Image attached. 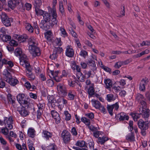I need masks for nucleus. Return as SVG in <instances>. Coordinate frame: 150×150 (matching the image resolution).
Instances as JSON below:
<instances>
[{
  "instance_id": "f257e3e1",
  "label": "nucleus",
  "mask_w": 150,
  "mask_h": 150,
  "mask_svg": "<svg viewBox=\"0 0 150 150\" xmlns=\"http://www.w3.org/2000/svg\"><path fill=\"white\" fill-rule=\"evenodd\" d=\"M49 13H45L43 15L44 20L41 21L40 26L41 28L46 30L57 25V21L56 20L57 14L55 10L51 9Z\"/></svg>"
},
{
  "instance_id": "f03ea898",
  "label": "nucleus",
  "mask_w": 150,
  "mask_h": 150,
  "mask_svg": "<svg viewBox=\"0 0 150 150\" xmlns=\"http://www.w3.org/2000/svg\"><path fill=\"white\" fill-rule=\"evenodd\" d=\"M8 4L9 7L12 9L16 7L19 9H22L23 6L21 0H10L8 2Z\"/></svg>"
},
{
  "instance_id": "7ed1b4c3",
  "label": "nucleus",
  "mask_w": 150,
  "mask_h": 150,
  "mask_svg": "<svg viewBox=\"0 0 150 150\" xmlns=\"http://www.w3.org/2000/svg\"><path fill=\"white\" fill-rule=\"evenodd\" d=\"M5 73L4 74L6 76L7 79L6 81L8 83L11 85L14 86L18 82V81L16 79L13 78L10 75V74L7 70H6Z\"/></svg>"
},
{
  "instance_id": "20e7f679",
  "label": "nucleus",
  "mask_w": 150,
  "mask_h": 150,
  "mask_svg": "<svg viewBox=\"0 0 150 150\" xmlns=\"http://www.w3.org/2000/svg\"><path fill=\"white\" fill-rule=\"evenodd\" d=\"M96 60V57L94 55L91 56L90 59L88 60V64H89V66L91 67V69L95 73L97 69V67L96 66L95 62L94 60Z\"/></svg>"
},
{
  "instance_id": "39448f33",
  "label": "nucleus",
  "mask_w": 150,
  "mask_h": 150,
  "mask_svg": "<svg viewBox=\"0 0 150 150\" xmlns=\"http://www.w3.org/2000/svg\"><path fill=\"white\" fill-rule=\"evenodd\" d=\"M91 102L93 105L96 108L99 109L104 113L105 112V110L104 107L101 105L100 103L98 101L93 99L91 100Z\"/></svg>"
},
{
  "instance_id": "423d86ee",
  "label": "nucleus",
  "mask_w": 150,
  "mask_h": 150,
  "mask_svg": "<svg viewBox=\"0 0 150 150\" xmlns=\"http://www.w3.org/2000/svg\"><path fill=\"white\" fill-rule=\"evenodd\" d=\"M62 48L55 47L54 49L53 53L50 56V58L52 60H55L57 57V54L61 53L62 51Z\"/></svg>"
},
{
  "instance_id": "0eeeda50",
  "label": "nucleus",
  "mask_w": 150,
  "mask_h": 150,
  "mask_svg": "<svg viewBox=\"0 0 150 150\" xmlns=\"http://www.w3.org/2000/svg\"><path fill=\"white\" fill-rule=\"evenodd\" d=\"M4 122L6 126L8 127L10 129L13 128L12 124L13 123L12 117H5L4 118Z\"/></svg>"
},
{
  "instance_id": "6e6552de",
  "label": "nucleus",
  "mask_w": 150,
  "mask_h": 150,
  "mask_svg": "<svg viewBox=\"0 0 150 150\" xmlns=\"http://www.w3.org/2000/svg\"><path fill=\"white\" fill-rule=\"evenodd\" d=\"M17 100L21 105L27 104L28 102L26 100V98L24 94H20L17 96Z\"/></svg>"
},
{
  "instance_id": "1a4fd4ad",
  "label": "nucleus",
  "mask_w": 150,
  "mask_h": 150,
  "mask_svg": "<svg viewBox=\"0 0 150 150\" xmlns=\"http://www.w3.org/2000/svg\"><path fill=\"white\" fill-rule=\"evenodd\" d=\"M32 50H30L29 49L30 53L34 57L39 56L40 55V52L39 48L37 46L33 48Z\"/></svg>"
},
{
  "instance_id": "9d476101",
  "label": "nucleus",
  "mask_w": 150,
  "mask_h": 150,
  "mask_svg": "<svg viewBox=\"0 0 150 150\" xmlns=\"http://www.w3.org/2000/svg\"><path fill=\"white\" fill-rule=\"evenodd\" d=\"M119 107L118 104L117 102L115 104L111 105H108L107 108L110 114L112 116L113 115L112 110L113 109L115 108V110H117Z\"/></svg>"
},
{
  "instance_id": "9b49d317",
  "label": "nucleus",
  "mask_w": 150,
  "mask_h": 150,
  "mask_svg": "<svg viewBox=\"0 0 150 150\" xmlns=\"http://www.w3.org/2000/svg\"><path fill=\"white\" fill-rule=\"evenodd\" d=\"M74 51L71 46L68 45L66 48V56L69 57H72L74 56Z\"/></svg>"
},
{
  "instance_id": "f8f14e48",
  "label": "nucleus",
  "mask_w": 150,
  "mask_h": 150,
  "mask_svg": "<svg viewBox=\"0 0 150 150\" xmlns=\"http://www.w3.org/2000/svg\"><path fill=\"white\" fill-rule=\"evenodd\" d=\"M140 114H142L144 118H147L149 117V109L144 108H142L139 109Z\"/></svg>"
},
{
  "instance_id": "ddd939ff",
  "label": "nucleus",
  "mask_w": 150,
  "mask_h": 150,
  "mask_svg": "<svg viewBox=\"0 0 150 150\" xmlns=\"http://www.w3.org/2000/svg\"><path fill=\"white\" fill-rule=\"evenodd\" d=\"M51 113L52 116L55 120L56 123H59L60 118L58 113L55 110H53L51 111Z\"/></svg>"
},
{
  "instance_id": "4468645a",
  "label": "nucleus",
  "mask_w": 150,
  "mask_h": 150,
  "mask_svg": "<svg viewBox=\"0 0 150 150\" xmlns=\"http://www.w3.org/2000/svg\"><path fill=\"white\" fill-rule=\"evenodd\" d=\"M138 125L139 127L141 129H148V124L142 120L140 119L138 122Z\"/></svg>"
},
{
  "instance_id": "2eb2a0df",
  "label": "nucleus",
  "mask_w": 150,
  "mask_h": 150,
  "mask_svg": "<svg viewBox=\"0 0 150 150\" xmlns=\"http://www.w3.org/2000/svg\"><path fill=\"white\" fill-rule=\"evenodd\" d=\"M27 57L25 55H24L23 57L20 58L19 60L20 64L23 67L28 66V63L26 59Z\"/></svg>"
},
{
  "instance_id": "dca6fc26",
  "label": "nucleus",
  "mask_w": 150,
  "mask_h": 150,
  "mask_svg": "<svg viewBox=\"0 0 150 150\" xmlns=\"http://www.w3.org/2000/svg\"><path fill=\"white\" fill-rule=\"evenodd\" d=\"M57 89L59 95L61 96L64 97L66 96L65 87H63L61 86H57Z\"/></svg>"
},
{
  "instance_id": "f3484780",
  "label": "nucleus",
  "mask_w": 150,
  "mask_h": 150,
  "mask_svg": "<svg viewBox=\"0 0 150 150\" xmlns=\"http://www.w3.org/2000/svg\"><path fill=\"white\" fill-rule=\"evenodd\" d=\"M148 82V81L147 79H143L141 81L139 89L142 91H143L145 90V85H146Z\"/></svg>"
},
{
  "instance_id": "a211bd4d",
  "label": "nucleus",
  "mask_w": 150,
  "mask_h": 150,
  "mask_svg": "<svg viewBox=\"0 0 150 150\" xmlns=\"http://www.w3.org/2000/svg\"><path fill=\"white\" fill-rule=\"evenodd\" d=\"M44 105V103H39L38 105V110L37 111V117L38 118H40L41 116Z\"/></svg>"
},
{
  "instance_id": "6ab92c4d",
  "label": "nucleus",
  "mask_w": 150,
  "mask_h": 150,
  "mask_svg": "<svg viewBox=\"0 0 150 150\" xmlns=\"http://www.w3.org/2000/svg\"><path fill=\"white\" fill-rule=\"evenodd\" d=\"M117 117L119 118V120H123L125 119L128 120L129 119V117L127 115L123 112H121L120 114L117 115Z\"/></svg>"
},
{
  "instance_id": "aec40b11",
  "label": "nucleus",
  "mask_w": 150,
  "mask_h": 150,
  "mask_svg": "<svg viewBox=\"0 0 150 150\" xmlns=\"http://www.w3.org/2000/svg\"><path fill=\"white\" fill-rule=\"evenodd\" d=\"M51 41L54 46H60L61 45L62 42L60 38H56L54 40L52 39Z\"/></svg>"
},
{
  "instance_id": "412c9836",
  "label": "nucleus",
  "mask_w": 150,
  "mask_h": 150,
  "mask_svg": "<svg viewBox=\"0 0 150 150\" xmlns=\"http://www.w3.org/2000/svg\"><path fill=\"white\" fill-rule=\"evenodd\" d=\"M28 38V36L26 35H24L21 36L19 35H17L16 37V39L18 40V41H19L20 43L25 42Z\"/></svg>"
},
{
  "instance_id": "4be33fe9",
  "label": "nucleus",
  "mask_w": 150,
  "mask_h": 150,
  "mask_svg": "<svg viewBox=\"0 0 150 150\" xmlns=\"http://www.w3.org/2000/svg\"><path fill=\"white\" fill-rule=\"evenodd\" d=\"M14 52L15 55L17 56H19L20 58L23 57V55H25L23 54L22 49L20 48H18L16 49Z\"/></svg>"
},
{
  "instance_id": "5701e85b",
  "label": "nucleus",
  "mask_w": 150,
  "mask_h": 150,
  "mask_svg": "<svg viewBox=\"0 0 150 150\" xmlns=\"http://www.w3.org/2000/svg\"><path fill=\"white\" fill-rule=\"evenodd\" d=\"M126 139L130 142L134 141L135 139L134 133L131 132L128 134L126 137Z\"/></svg>"
},
{
  "instance_id": "b1692460",
  "label": "nucleus",
  "mask_w": 150,
  "mask_h": 150,
  "mask_svg": "<svg viewBox=\"0 0 150 150\" xmlns=\"http://www.w3.org/2000/svg\"><path fill=\"white\" fill-rule=\"evenodd\" d=\"M42 134L43 137L47 140H48L52 136V134L51 133L46 130H43L42 132Z\"/></svg>"
},
{
  "instance_id": "393cba45",
  "label": "nucleus",
  "mask_w": 150,
  "mask_h": 150,
  "mask_svg": "<svg viewBox=\"0 0 150 150\" xmlns=\"http://www.w3.org/2000/svg\"><path fill=\"white\" fill-rule=\"evenodd\" d=\"M12 18H8L2 22L3 24L6 27L11 26V22L12 21Z\"/></svg>"
},
{
  "instance_id": "a878e982",
  "label": "nucleus",
  "mask_w": 150,
  "mask_h": 150,
  "mask_svg": "<svg viewBox=\"0 0 150 150\" xmlns=\"http://www.w3.org/2000/svg\"><path fill=\"white\" fill-rule=\"evenodd\" d=\"M45 38L49 41H52L51 38L52 33L50 31H48L45 33Z\"/></svg>"
},
{
  "instance_id": "bb28decb",
  "label": "nucleus",
  "mask_w": 150,
  "mask_h": 150,
  "mask_svg": "<svg viewBox=\"0 0 150 150\" xmlns=\"http://www.w3.org/2000/svg\"><path fill=\"white\" fill-rule=\"evenodd\" d=\"M74 91L73 90H69L68 94V99L70 100H73L74 99Z\"/></svg>"
},
{
  "instance_id": "cd10ccee",
  "label": "nucleus",
  "mask_w": 150,
  "mask_h": 150,
  "mask_svg": "<svg viewBox=\"0 0 150 150\" xmlns=\"http://www.w3.org/2000/svg\"><path fill=\"white\" fill-rule=\"evenodd\" d=\"M108 140V137L104 136H103L102 137H100L98 139V142L102 144H103L106 141Z\"/></svg>"
},
{
  "instance_id": "c85d7f7f",
  "label": "nucleus",
  "mask_w": 150,
  "mask_h": 150,
  "mask_svg": "<svg viewBox=\"0 0 150 150\" xmlns=\"http://www.w3.org/2000/svg\"><path fill=\"white\" fill-rule=\"evenodd\" d=\"M136 99L137 101L139 102H140L142 100H145V99L143 96L139 93H138L137 94L136 97Z\"/></svg>"
},
{
  "instance_id": "c756f323",
  "label": "nucleus",
  "mask_w": 150,
  "mask_h": 150,
  "mask_svg": "<svg viewBox=\"0 0 150 150\" xmlns=\"http://www.w3.org/2000/svg\"><path fill=\"white\" fill-rule=\"evenodd\" d=\"M81 121L87 126L90 124V121L86 117H82L81 119Z\"/></svg>"
},
{
  "instance_id": "7c9ffc66",
  "label": "nucleus",
  "mask_w": 150,
  "mask_h": 150,
  "mask_svg": "<svg viewBox=\"0 0 150 150\" xmlns=\"http://www.w3.org/2000/svg\"><path fill=\"white\" fill-rule=\"evenodd\" d=\"M28 44H30L31 45L33 43H34L35 44H38L37 41L35 40V38L33 37H30L28 40Z\"/></svg>"
},
{
  "instance_id": "2f4dec72",
  "label": "nucleus",
  "mask_w": 150,
  "mask_h": 150,
  "mask_svg": "<svg viewBox=\"0 0 150 150\" xmlns=\"http://www.w3.org/2000/svg\"><path fill=\"white\" fill-rule=\"evenodd\" d=\"M105 83L107 88H110L112 87V84L110 80L109 79L106 80L105 81Z\"/></svg>"
},
{
  "instance_id": "473e14b6",
  "label": "nucleus",
  "mask_w": 150,
  "mask_h": 150,
  "mask_svg": "<svg viewBox=\"0 0 150 150\" xmlns=\"http://www.w3.org/2000/svg\"><path fill=\"white\" fill-rule=\"evenodd\" d=\"M48 101L49 103H51V105H54V103H55L56 100L54 98V97L53 96H48Z\"/></svg>"
},
{
  "instance_id": "72a5a7b5",
  "label": "nucleus",
  "mask_w": 150,
  "mask_h": 150,
  "mask_svg": "<svg viewBox=\"0 0 150 150\" xmlns=\"http://www.w3.org/2000/svg\"><path fill=\"white\" fill-rule=\"evenodd\" d=\"M76 145L80 147H83L85 146V142L83 141H79L77 142Z\"/></svg>"
},
{
  "instance_id": "f704fd0d",
  "label": "nucleus",
  "mask_w": 150,
  "mask_h": 150,
  "mask_svg": "<svg viewBox=\"0 0 150 150\" xmlns=\"http://www.w3.org/2000/svg\"><path fill=\"white\" fill-rule=\"evenodd\" d=\"M25 28L30 33L33 32V27L31 26L30 24L29 23H26L25 25Z\"/></svg>"
},
{
  "instance_id": "c9c22d12",
  "label": "nucleus",
  "mask_w": 150,
  "mask_h": 150,
  "mask_svg": "<svg viewBox=\"0 0 150 150\" xmlns=\"http://www.w3.org/2000/svg\"><path fill=\"white\" fill-rule=\"evenodd\" d=\"M23 108H24L23 107V109L21 110L18 108V110L19 112L21 115L23 116H25L28 114V112L26 110L23 109Z\"/></svg>"
},
{
  "instance_id": "e433bc0d",
  "label": "nucleus",
  "mask_w": 150,
  "mask_h": 150,
  "mask_svg": "<svg viewBox=\"0 0 150 150\" xmlns=\"http://www.w3.org/2000/svg\"><path fill=\"white\" fill-rule=\"evenodd\" d=\"M39 7L35 8V11L36 13L38 15H42L43 14V10L40 9Z\"/></svg>"
},
{
  "instance_id": "4c0bfd02",
  "label": "nucleus",
  "mask_w": 150,
  "mask_h": 150,
  "mask_svg": "<svg viewBox=\"0 0 150 150\" xmlns=\"http://www.w3.org/2000/svg\"><path fill=\"white\" fill-rule=\"evenodd\" d=\"M35 130L32 129H29L28 130V136L31 137H33L34 135Z\"/></svg>"
},
{
  "instance_id": "58836bf2",
  "label": "nucleus",
  "mask_w": 150,
  "mask_h": 150,
  "mask_svg": "<svg viewBox=\"0 0 150 150\" xmlns=\"http://www.w3.org/2000/svg\"><path fill=\"white\" fill-rule=\"evenodd\" d=\"M121 11H120V14L118 15V16L119 17H122L125 16V7L124 6H122L121 7Z\"/></svg>"
},
{
  "instance_id": "ea45409f",
  "label": "nucleus",
  "mask_w": 150,
  "mask_h": 150,
  "mask_svg": "<svg viewBox=\"0 0 150 150\" xmlns=\"http://www.w3.org/2000/svg\"><path fill=\"white\" fill-rule=\"evenodd\" d=\"M123 64L122 61H119L116 63L114 65V67L116 69H119Z\"/></svg>"
},
{
  "instance_id": "a19ab883",
  "label": "nucleus",
  "mask_w": 150,
  "mask_h": 150,
  "mask_svg": "<svg viewBox=\"0 0 150 150\" xmlns=\"http://www.w3.org/2000/svg\"><path fill=\"white\" fill-rule=\"evenodd\" d=\"M79 54L81 56L85 58L86 56L88 55V53L86 51L83 50L80 52Z\"/></svg>"
},
{
  "instance_id": "79ce46f5",
  "label": "nucleus",
  "mask_w": 150,
  "mask_h": 150,
  "mask_svg": "<svg viewBox=\"0 0 150 150\" xmlns=\"http://www.w3.org/2000/svg\"><path fill=\"white\" fill-rule=\"evenodd\" d=\"M0 16L2 22H3L5 20L9 18L7 14L4 12H2Z\"/></svg>"
},
{
  "instance_id": "37998d69",
  "label": "nucleus",
  "mask_w": 150,
  "mask_h": 150,
  "mask_svg": "<svg viewBox=\"0 0 150 150\" xmlns=\"http://www.w3.org/2000/svg\"><path fill=\"white\" fill-rule=\"evenodd\" d=\"M28 73L26 74L27 76L29 78V80H33L35 78V76L33 74L32 72H28Z\"/></svg>"
},
{
  "instance_id": "c03bdc74",
  "label": "nucleus",
  "mask_w": 150,
  "mask_h": 150,
  "mask_svg": "<svg viewBox=\"0 0 150 150\" xmlns=\"http://www.w3.org/2000/svg\"><path fill=\"white\" fill-rule=\"evenodd\" d=\"M84 77L87 79H88L90 77L91 75V71H87L85 70L84 72Z\"/></svg>"
},
{
  "instance_id": "a18cd8bd",
  "label": "nucleus",
  "mask_w": 150,
  "mask_h": 150,
  "mask_svg": "<svg viewBox=\"0 0 150 150\" xmlns=\"http://www.w3.org/2000/svg\"><path fill=\"white\" fill-rule=\"evenodd\" d=\"M88 93L89 95L92 96L93 95L94 91L93 87L92 86L90 87L88 90Z\"/></svg>"
},
{
  "instance_id": "49530a36",
  "label": "nucleus",
  "mask_w": 150,
  "mask_h": 150,
  "mask_svg": "<svg viewBox=\"0 0 150 150\" xmlns=\"http://www.w3.org/2000/svg\"><path fill=\"white\" fill-rule=\"evenodd\" d=\"M35 2L34 5L35 8L40 7L42 4L41 0H35Z\"/></svg>"
},
{
  "instance_id": "de8ad7c7",
  "label": "nucleus",
  "mask_w": 150,
  "mask_h": 150,
  "mask_svg": "<svg viewBox=\"0 0 150 150\" xmlns=\"http://www.w3.org/2000/svg\"><path fill=\"white\" fill-rule=\"evenodd\" d=\"M11 39V37L9 35H4L3 36L2 40L4 41L7 42L9 41Z\"/></svg>"
},
{
  "instance_id": "09e8293b",
  "label": "nucleus",
  "mask_w": 150,
  "mask_h": 150,
  "mask_svg": "<svg viewBox=\"0 0 150 150\" xmlns=\"http://www.w3.org/2000/svg\"><path fill=\"white\" fill-rule=\"evenodd\" d=\"M131 115L135 121H136L140 117L139 114L138 113H132L131 114Z\"/></svg>"
},
{
  "instance_id": "8fccbe9b",
  "label": "nucleus",
  "mask_w": 150,
  "mask_h": 150,
  "mask_svg": "<svg viewBox=\"0 0 150 150\" xmlns=\"http://www.w3.org/2000/svg\"><path fill=\"white\" fill-rule=\"evenodd\" d=\"M140 45L142 46H150V40H146L143 41L141 43Z\"/></svg>"
},
{
  "instance_id": "3c124183",
  "label": "nucleus",
  "mask_w": 150,
  "mask_h": 150,
  "mask_svg": "<svg viewBox=\"0 0 150 150\" xmlns=\"http://www.w3.org/2000/svg\"><path fill=\"white\" fill-rule=\"evenodd\" d=\"M60 33L61 35L64 37H65L66 35V31L64 28L61 27L60 29Z\"/></svg>"
},
{
  "instance_id": "603ef678",
  "label": "nucleus",
  "mask_w": 150,
  "mask_h": 150,
  "mask_svg": "<svg viewBox=\"0 0 150 150\" xmlns=\"http://www.w3.org/2000/svg\"><path fill=\"white\" fill-rule=\"evenodd\" d=\"M115 100V98L112 94H109L107 95V100L108 101H110Z\"/></svg>"
},
{
  "instance_id": "864d4df0",
  "label": "nucleus",
  "mask_w": 150,
  "mask_h": 150,
  "mask_svg": "<svg viewBox=\"0 0 150 150\" xmlns=\"http://www.w3.org/2000/svg\"><path fill=\"white\" fill-rule=\"evenodd\" d=\"M55 147L56 146L54 144H50V145L47 147L48 150H57Z\"/></svg>"
},
{
  "instance_id": "5fc2aeb1",
  "label": "nucleus",
  "mask_w": 150,
  "mask_h": 150,
  "mask_svg": "<svg viewBox=\"0 0 150 150\" xmlns=\"http://www.w3.org/2000/svg\"><path fill=\"white\" fill-rule=\"evenodd\" d=\"M47 83L48 86L50 87L53 86L54 84V81L51 79L48 80L47 81Z\"/></svg>"
},
{
  "instance_id": "6e6d98bb",
  "label": "nucleus",
  "mask_w": 150,
  "mask_h": 150,
  "mask_svg": "<svg viewBox=\"0 0 150 150\" xmlns=\"http://www.w3.org/2000/svg\"><path fill=\"white\" fill-rule=\"evenodd\" d=\"M103 134V132L99 131H96L93 132L94 136L96 138L98 137L100 135H102Z\"/></svg>"
},
{
  "instance_id": "4d7b16f0",
  "label": "nucleus",
  "mask_w": 150,
  "mask_h": 150,
  "mask_svg": "<svg viewBox=\"0 0 150 150\" xmlns=\"http://www.w3.org/2000/svg\"><path fill=\"white\" fill-rule=\"evenodd\" d=\"M8 101L9 102L11 103H14L15 100L14 99H13L12 96L11 94H8Z\"/></svg>"
},
{
  "instance_id": "13d9d810",
  "label": "nucleus",
  "mask_w": 150,
  "mask_h": 150,
  "mask_svg": "<svg viewBox=\"0 0 150 150\" xmlns=\"http://www.w3.org/2000/svg\"><path fill=\"white\" fill-rule=\"evenodd\" d=\"M69 30L70 31L71 33L72 36L75 38H76L77 37V35L76 33L73 30L72 28H70Z\"/></svg>"
},
{
  "instance_id": "bf43d9fd",
  "label": "nucleus",
  "mask_w": 150,
  "mask_h": 150,
  "mask_svg": "<svg viewBox=\"0 0 150 150\" xmlns=\"http://www.w3.org/2000/svg\"><path fill=\"white\" fill-rule=\"evenodd\" d=\"M1 132L4 134L7 135L8 133V129L6 127H5L1 129Z\"/></svg>"
},
{
  "instance_id": "052dcab7",
  "label": "nucleus",
  "mask_w": 150,
  "mask_h": 150,
  "mask_svg": "<svg viewBox=\"0 0 150 150\" xmlns=\"http://www.w3.org/2000/svg\"><path fill=\"white\" fill-rule=\"evenodd\" d=\"M103 2L105 6L108 8H110V3L107 0H101Z\"/></svg>"
},
{
  "instance_id": "680f3d73",
  "label": "nucleus",
  "mask_w": 150,
  "mask_h": 150,
  "mask_svg": "<svg viewBox=\"0 0 150 150\" xmlns=\"http://www.w3.org/2000/svg\"><path fill=\"white\" fill-rule=\"evenodd\" d=\"M59 10L61 13L64 12V10L63 7V4L62 2H60L59 3Z\"/></svg>"
},
{
  "instance_id": "e2e57ef3",
  "label": "nucleus",
  "mask_w": 150,
  "mask_h": 150,
  "mask_svg": "<svg viewBox=\"0 0 150 150\" xmlns=\"http://www.w3.org/2000/svg\"><path fill=\"white\" fill-rule=\"evenodd\" d=\"M86 116L91 119L94 117V114L92 112L87 113L86 114Z\"/></svg>"
},
{
  "instance_id": "0e129e2a",
  "label": "nucleus",
  "mask_w": 150,
  "mask_h": 150,
  "mask_svg": "<svg viewBox=\"0 0 150 150\" xmlns=\"http://www.w3.org/2000/svg\"><path fill=\"white\" fill-rule=\"evenodd\" d=\"M29 148L30 150H35L34 147L33 146V144L30 142L28 143Z\"/></svg>"
},
{
  "instance_id": "69168bd1",
  "label": "nucleus",
  "mask_w": 150,
  "mask_h": 150,
  "mask_svg": "<svg viewBox=\"0 0 150 150\" xmlns=\"http://www.w3.org/2000/svg\"><path fill=\"white\" fill-rule=\"evenodd\" d=\"M145 100H142V101H141L139 102L142 105V108H146V102H145Z\"/></svg>"
},
{
  "instance_id": "338daca9",
  "label": "nucleus",
  "mask_w": 150,
  "mask_h": 150,
  "mask_svg": "<svg viewBox=\"0 0 150 150\" xmlns=\"http://www.w3.org/2000/svg\"><path fill=\"white\" fill-rule=\"evenodd\" d=\"M51 74L53 76V78H54L55 77L57 76L58 72V71H55L54 72L53 71H51Z\"/></svg>"
},
{
  "instance_id": "774afa93",
  "label": "nucleus",
  "mask_w": 150,
  "mask_h": 150,
  "mask_svg": "<svg viewBox=\"0 0 150 150\" xmlns=\"http://www.w3.org/2000/svg\"><path fill=\"white\" fill-rule=\"evenodd\" d=\"M80 65L81 67L83 69L87 68L88 67L87 64L83 62H81L80 63Z\"/></svg>"
}]
</instances>
